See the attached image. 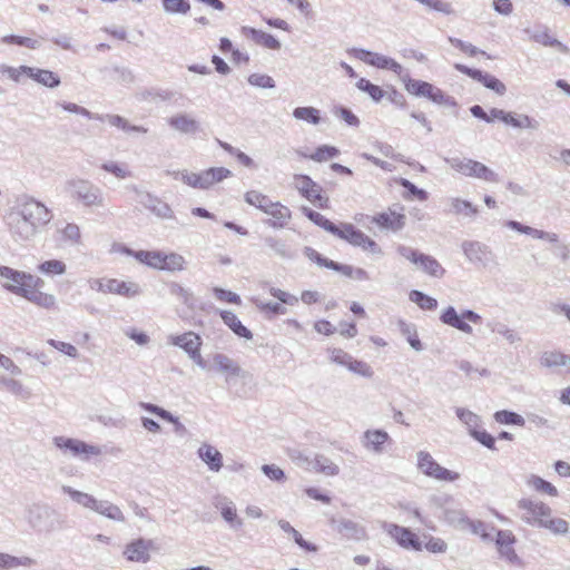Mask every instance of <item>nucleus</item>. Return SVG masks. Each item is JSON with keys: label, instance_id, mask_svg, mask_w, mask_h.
Segmentation results:
<instances>
[{"label": "nucleus", "instance_id": "nucleus-1", "mask_svg": "<svg viewBox=\"0 0 570 570\" xmlns=\"http://www.w3.org/2000/svg\"><path fill=\"white\" fill-rule=\"evenodd\" d=\"M51 218L48 207L30 196L19 198L4 217L9 233L16 242L31 240Z\"/></svg>", "mask_w": 570, "mask_h": 570}, {"label": "nucleus", "instance_id": "nucleus-2", "mask_svg": "<svg viewBox=\"0 0 570 570\" xmlns=\"http://www.w3.org/2000/svg\"><path fill=\"white\" fill-rule=\"evenodd\" d=\"M518 508L523 511L521 519L529 525L548 529L554 534L569 531V523L561 518H552L551 508L542 501L523 498L518 501Z\"/></svg>", "mask_w": 570, "mask_h": 570}, {"label": "nucleus", "instance_id": "nucleus-3", "mask_svg": "<svg viewBox=\"0 0 570 570\" xmlns=\"http://www.w3.org/2000/svg\"><path fill=\"white\" fill-rule=\"evenodd\" d=\"M62 491L68 494L75 503L94 511L108 520L121 523L126 521L122 510L117 504L108 500H98L94 495L75 490L69 485H63Z\"/></svg>", "mask_w": 570, "mask_h": 570}, {"label": "nucleus", "instance_id": "nucleus-4", "mask_svg": "<svg viewBox=\"0 0 570 570\" xmlns=\"http://www.w3.org/2000/svg\"><path fill=\"white\" fill-rule=\"evenodd\" d=\"M70 197L85 207H105L106 198L102 189L83 178H71L66 183Z\"/></svg>", "mask_w": 570, "mask_h": 570}, {"label": "nucleus", "instance_id": "nucleus-5", "mask_svg": "<svg viewBox=\"0 0 570 570\" xmlns=\"http://www.w3.org/2000/svg\"><path fill=\"white\" fill-rule=\"evenodd\" d=\"M445 163L455 171L471 178L481 179L488 183H499V175L484 164L470 158H445Z\"/></svg>", "mask_w": 570, "mask_h": 570}, {"label": "nucleus", "instance_id": "nucleus-6", "mask_svg": "<svg viewBox=\"0 0 570 570\" xmlns=\"http://www.w3.org/2000/svg\"><path fill=\"white\" fill-rule=\"evenodd\" d=\"M0 277L7 279L8 282L3 283V287L9 292L22 296V289L20 288H31L30 285L33 286H43L45 282L38 276L32 274L20 272L13 269L8 266L0 265Z\"/></svg>", "mask_w": 570, "mask_h": 570}, {"label": "nucleus", "instance_id": "nucleus-7", "mask_svg": "<svg viewBox=\"0 0 570 570\" xmlns=\"http://www.w3.org/2000/svg\"><path fill=\"white\" fill-rule=\"evenodd\" d=\"M440 321L464 334L471 335L473 333V328L468 322L480 324L482 322V317L472 309H463L459 314L453 306H448L442 312Z\"/></svg>", "mask_w": 570, "mask_h": 570}, {"label": "nucleus", "instance_id": "nucleus-8", "mask_svg": "<svg viewBox=\"0 0 570 570\" xmlns=\"http://www.w3.org/2000/svg\"><path fill=\"white\" fill-rule=\"evenodd\" d=\"M397 253L432 277L441 278L445 274V269L441 264L430 255L420 253L412 247L403 245L399 246Z\"/></svg>", "mask_w": 570, "mask_h": 570}, {"label": "nucleus", "instance_id": "nucleus-9", "mask_svg": "<svg viewBox=\"0 0 570 570\" xmlns=\"http://www.w3.org/2000/svg\"><path fill=\"white\" fill-rule=\"evenodd\" d=\"M52 442L63 454H70L82 461H88L91 456H98L101 454L99 446L88 444L78 439L55 436Z\"/></svg>", "mask_w": 570, "mask_h": 570}, {"label": "nucleus", "instance_id": "nucleus-10", "mask_svg": "<svg viewBox=\"0 0 570 570\" xmlns=\"http://www.w3.org/2000/svg\"><path fill=\"white\" fill-rule=\"evenodd\" d=\"M416 459L417 469L429 478L445 482H454L460 479V473L441 466L426 451H419Z\"/></svg>", "mask_w": 570, "mask_h": 570}, {"label": "nucleus", "instance_id": "nucleus-11", "mask_svg": "<svg viewBox=\"0 0 570 570\" xmlns=\"http://www.w3.org/2000/svg\"><path fill=\"white\" fill-rule=\"evenodd\" d=\"M333 235L348 242L353 246L362 247V249L372 254L377 255L382 253L380 246L373 239L352 224H341V226H337V232L333 233Z\"/></svg>", "mask_w": 570, "mask_h": 570}, {"label": "nucleus", "instance_id": "nucleus-12", "mask_svg": "<svg viewBox=\"0 0 570 570\" xmlns=\"http://www.w3.org/2000/svg\"><path fill=\"white\" fill-rule=\"evenodd\" d=\"M55 512L46 504L32 503L24 510L28 524L37 531L50 532L55 529L52 517Z\"/></svg>", "mask_w": 570, "mask_h": 570}, {"label": "nucleus", "instance_id": "nucleus-13", "mask_svg": "<svg viewBox=\"0 0 570 570\" xmlns=\"http://www.w3.org/2000/svg\"><path fill=\"white\" fill-rule=\"evenodd\" d=\"M127 189L135 193L137 196V202L146 209L155 214L157 217L161 219L174 218V212L170 206L157 196L150 194L149 191L141 190L136 185H129L127 186Z\"/></svg>", "mask_w": 570, "mask_h": 570}, {"label": "nucleus", "instance_id": "nucleus-14", "mask_svg": "<svg viewBox=\"0 0 570 570\" xmlns=\"http://www.w3.org/2000/svg\"><path fill=\"white\" fill-rule=\"evenodd\" d=\"M294 187L308 202L320 208H327L328 198L322 195V187L307 175H294Z\"/></svg>", "mask_w": 570, "mask_h": 570}, {"label": "nucleus", "instance_id": "nucleus-15", "mask_svg": "<svg viewBox=\"0 0 570 570\" xmlns=\"http://www.w3.org/2000/svg\"><path fill=\"white\" fill-rule=\"evenodd\" d=\"M405 89L414 96L417 97H426L431 101L439 104V105H449L450 104V97L446 96L441 89L433 86L430 82L422 81V80H415V79H409L405 82Z\"/></svg>", "mask_w": 570, "mask_h": 570}, {"label": "nucleus", "instance_id": "nucleus-16", "mask_svg": "<svg viewBox=\"0 0 570 570\" xmlns=\"http://www.w3.org/2000/svg\"><path fill=\"white\" fill-rule=\"evenodd\" d=\"M153 546V540L137 538L125 546L122 556L129 562L147 563L150 560Z\"/></svg>", "mask_w": 570, "mask_h": 570}, {"label": "nucleus", "instance_id": "nucleus-17", "mask_svg": "<svg viewBox=\"0 0 570 570\" xmlns=\"http://www.w3.org/2000/svg\"><path fill=\"white\" fill-rule=\"evenodd\" d=\"M462 250L466 259L472 264L488 266L493 261V253L483 243L476 240H465L462 243Z\"/></svg>", "mask_w": 570, "mask_h": 570}, {"label": "nucleus", "instance_id": "nucleus-18", "mask_svg": "<svg viewBox=\"0 0 570 570\" xmlns=\"http://www.w3.org/2000/svg\"><path fill=\"white\" fill-rule=\"evenodd\" d=\"M454 68L471 77L472 79L483 83L484 87H487L488 89H491L493 90L495 94L500 95V96H503L505 92H507V87L505 85L499 80L498 78H495L494 76L490 75V73H487V72H483L479 69H472V68H469L462 63H455L454 65Z\"/></svg>", "mask_w": 570, "mask_h": 570}, {"label": "nucleus", "instance_id": "nucleus-19", "mask_svg": "<svg viewBox=\"0 0 570 570\" xmlns=\"http://www.w3.org/2000/svg\"><path fill=\"white\" fill-rule=\"evenodd\" d=\"M213 371L225 375V381L233 377H245L246 372L229 356L223 353H215L212 356Z\"/></svg>", "mask_w": 570, "mask_h": 570}, {"label": "nucleus", "instance_id": "nucleus-20", "mask_svg": "<svg viewBox=\"0 0 570 570\" xmlns=\"http://www.w3.org/2000/svg\"><path fill=\"white\" fill-rule=\"evenodd\" d=\"M168 126L183 135H196L202 130L200 122L188 112H177L167 119Z\"/></svg>", "mask_w": 570, "mask_h": 570}, {"label": "nucleus", "instance_id": "nucleus-21", "mask_svg": "<svg viewBox=\"0 0 570 570\" xmlns=\"http://www.w3.org/2000/svg\"><path fill=\"white\" fill-rule=\"evenodd\" d=\"M168 342L169 344L184 350L189 357L199 352L203 345L202 337L191 331L179 335H170L168 337Z\"/></svg>", "mask_w": 570, "mask_h": 570}, {"label": "nucleus", "instance_id": "nucleus-22", "mask_svg": "<svg viewBox=\"0 0 570 570\" xmlns=\"http://www.w3.org/2000/svg\"><path fill=\"white\" fill-rule=\"evenodd\" d=\"M389 533L396 540V542L405 548L414 551H421L423 546L420 538L407 528L400 527L397 524H391Z\"/></svg>", "mask_w": 570, "mask_h": 570}, {"label": "nucleus", "instance_id": "nucleus-23", "mask_svg": "<svg viewBox=\"0 0 570 570\" xmlns=\"http://www.w3.org/2000/svg\"><path fill=\"white\" fill-rule=\"evenodd\" d=\"M389 441H391L389 433L380 429L366 430L362 438L364 449L375 454L383 453L384 445Z\"/></svg>", "mask_w": 570, "mask_h": 570}, {"label": "nucleus", "instance_id": "nucleus-24", "mask_svg": "<svg viewBox=\"0 0 570 570\" xmlns=\"http://www.w3.org/2000/svg\"><path fill=\"white\" fill-rule=\"evenodd\" d=\"M30 286L31 288H21V297L45 309H53L56 307L57 298L55 295L41 292L40 288L42 286Z\"/></svg>", "mask_w": 570, "mask_h": 570}, {"label": "nucleus", "instance_id": "nucleus-25", "mask_svg": "<svg viewBox=\"0 0 570 570\" xmlns=\"http://www.w3.org/2000/svg\"><path fill=\"white\" fill-rule=\"evenodd\" d=\"M264 213L272 216V219H268L267 224L273 228L285 227L292 217V213L288 207L278 202L274 203L272 200L265 208Z\"/></svg>", "mask_w": 570, "mask_h": 570}, {"label": "nucleus", "instance_id": "nucleus-26", "mask_svg": "<svg viewBox=\"0 0 570 570\" xmlns=\"http://www.w3.org/2000/svg\"><path fill=\"white\" fill-rule=\"evenodd\" d=\"M107 291L111 294L121 295L132 298L141 294V287L138 283L132 281H119L116 278L106 279Z\"/></svg>", "mask_w": 570, "mask_h": 570}, {"label": "nucleus", "instance_id": "nucleus-27", "mask_svg": "<svg viewBox=\"0 0 570 570\" xmlns=\"http://www.w3.org/2000/svg\"><path fill=\"white\" fill-rule=\"evenodd\" d=\"M197 455L212 472H219L222 470L223 454L212 444H202L197 450Z\"/></svg>", "mask_w": 570, "mask_h": 570}, {"label": "nucleus", "instance_id": "nucleus-28", "mask_svg": "<svg viewBox=\"0 0 570 570\" xmlns=\"http://www.w3.org/2000/svg\"><path fill=\"white\" fill-rule=\"evenodd\" d=\"M515 538L509 530H499L497 532L495 544L500 554L508 561L513 562L518 559V556L513 549Z\"/></svg>", "mask_w": 570, "mask_h": 570}, {"label": "nucleus", "instance_id": "nucleus-29", "mask_svg": "<svg viewBox=\"0 0 570 570\" xmlns=\"http://www.w3.org/2000/svg\"><path fill=\"white\" fill-rule=\"evenodd\" d=\"M242 33L250 38L257 45L267 49L278 50L281 48V42L273 35L266 33L262 30H257L252 27H243Z\"/></svg>", "mask_w": 570, "mask_h": 570}, {"label": "nucleus", "instance_id": "nucleus-30", "mask_svg": "<svg viewBox=\"0 0 570 570\" xmlns=\"http://www.w3.org/2000/svg\"><path fill=\"white\" fill-rule=\"evenodd\" d=\"M124 253L134 256L139 263L147 265L148 267L160 269L163 267L164 252L160 250H132L127 247L124 248Z\"/></svg>", "mask_w": 570, "mask_h": 570}, {"label": "nucleus", "instance_id": "nucleus-31", "mask_svg": "<svg viewBox=\"0 0 570 570\" xmlns=\"http://www.w3.org/2000/svg\"><path fill=\"white\" fill-rule=\"evenodd\" d=\"M216 508L220 510L222 518L232 529L238 530L243 527L244 522L238 517L235 504L232 501L224 498L217 502Z\"/></svg>", "mask_w": 570, "mask_h": 570}, {"label": "nucleus", "instance_id": "nucleus-32", "mask_svg": "<svg viewBox=\"0 0 570 570\" xmlns=\"http://www.w3.org/2000/svg\"><path fill=\"white\" fill-rule=\"evenodd\" d=\"M232 176V171L225 167H212L200 171L202 189H208L217 183Z\"/></svg>", "mask_w": 570, "mask_h": 570}, {"label": "nucleus", "instance_id": "nucleus-33", "mask_svg": "<svg viewBox=\"0 0 570 570\" xmlns=\"http://www.w3.org/2000/svg\"><path fill=\"white\" fill-rule=\"evenodd\" d=\"M23 70L28 77L32 78L37 82L48 88H56L60 85L59 76L50 70L38 69L32 67Z\"/></svg>", "mask_w": 570, "mask_h": 570}, {"label": "nucleus", "instance_id": "nucleus-34", "mask_svg": "<svg viewBox=\"0 0 570 570\" xmlns=\"http://www.w3.org/2000/svg\"><path fill=\"white\" fill-rule=\"evenodd\" d=\"M100 117H102V119H98L99 121H107L110 126L117 127L127 134H146L148 131V129L142 126L130 125L126 118L119 115L106 114L100 115Z\"/></svg>", "mask_w": 570, "mask_h": 570}, {"label": "nucleus", "instance_id": "nucleus-35", "mask_svg": "<svg viewBox=\"0 0 570 570\" xmlns=\"http://www.w3.org/2000/svg\"><path fill=\"white\" fill-rule=\"evenodd\" d=\"M57 233L60 235L61 240L69 245H79L81 242L80 227L75 223L58 222Z\"/></svg>", "mask_w": 570, "mask_h": 570}, {"label": "nucleus", "instance_id": "nucleus-36", "mask_svg": "<svg viewBox=\"0 0 570 570\" xmlns=\"http://www.w3.org/2000/svg\"><path fill=\"white\" fill-rule=\"evenodd\" d=\"M449 213L453 215H463L465 217L475 216L479 210L478 208L470 203L469 200L462 199L460 197H451L448 199Z\"/></svg>", "mask_w": 570, "mask_h": 570}, {"label": "nucleus", "instance_id": "nucleus-37", "mask_svg": "<svg viewBox=\"0 0 570 570\" xmlns=\"http://www.w3.org/2000/svg\"><path fill=\"white\" fill-rule=\"evenodd\" d=\"M541 365L552 368V367H567L570 372V355L564 354L559 351H548L544 352L541 356Z\"/></svg>", "mask_w": 570, "mask_h": 570}, {"label": "nucleus", "instance_id": "nucleus-38", "mask_svg": "<svg viewBox=\"0 0 570 570\" xmlns=\"http://www.w3.org/2000/svg\"><path fill=\"white\" fill-rule=\"evenodd\" d=\"M220 317L224 323L239 337L250 340L252 332L242 324L238 317L230 311H220Z\"/></svg>", "mask_w": 570, "mask_h": 570}, {"label": "nucleus", "instance_id": "nucleus-39", "mask_svg": "<svg viewBox=\"0 0 570 570\" xmlns=\"http://www.w3.org/2000/svg\"><path fill=\"white\" fill-rule=\"evenodd\" d=\"M530 39L546 47H556L563 53L569 52V48L566 45L549 33L548 27H542L541 30L532 32Z\"/></svg>", "mask_w": 570, "mask_h": 570}, {"label": "nucleus", "instance_id": "nucleus-40", "mask_svg": "<svg viewBox=\"0 0 570 570\" xmlns=\"http://www.w3.org/2000/svg\"><path fill=\"white\" fill-rule=\"evenodd\" d=\"M338 532L345 535L348 539H353L356 541L364 540L366 538L365 529L358 523L343 519L338 523L337 528Z\"/></svg>", "mask_w": 570, "mask_h": 570}, {"label": "nucleus", "instance_id": "nucleus-41", "mask_svg": "<svg viewBox=\"0 0 570 570\" xmlns=\"http://www.w3.org/2000/svg\"><path fill=\"white\" fill-rule=\"evenodd\" d=\"M311 471L322 473L326 476H334L340 473V468L325 455L316 454L313 458V465Z\"/></svg>", "mask_w": 570, "mask_h": 570}, {"label": "nucleus", "instance_id": "nucleus-42", "mask_svg": "<svg viewBox=\"0 0 570 570\" xmlns=\"http://www.w3.org/2000/svg\"><path fill=\"white\" fill-rule=\"evenodd\" d=\"M0 386L6 387L8 392L21 400H28L31 396V391L20 381L12 377L0 376Z\"/></svg>", "mask_w": 570, "mask_h": 570}, {"label": "nucleus", "instance_id": "nucleus-43", "mask_svg": "<svg viewBox=\"0 0 570 570\" xmlns=\"http://www.w3.org/2000/svg\"><path fill=\"white\" fill-rule=\"evenodd\" d=\"M507 125L517 128V129H530L538 130L540 124L537 119L525 115V114H514L510 112Z\"/></svg>", "mask_w": 570, "mask_h": 570}, {"label": "nucleus", "instance_id": "nucleus-44", "mask_svg": "<svg viewBox=\"0 0 570 570\" xmlns=\"http://www.w3.org/2000/svg\"><path fill=\"white\" fill-rule=\"evenodd\" d=\"M455 413L460 422L466 426L470 435L481 428L482 420L474 412L464 407H456Z\"/></svg>", "mask_w": 570, "mask_h": 570}, {"label": "nucleus", "instance_id": "nucleus-45", "mask_svg": "<svg viewBox=\"0 0 570 570\" xmlns=\"http://www.w3.org/2000/svg\"><path fill=\"white\" fill-rule=\"evenodd\" d=\"M37 269L42 275L55 277L63 275L67 271V265L60 259H48L40 263Z\"/></svg>", "mask_w": 570, "mask_h": 570}, {"label": "nucleus", "instance_id": "nucleus-46", "mask_svg": "<svg viewBox=\"0 0 570 570\" xmlns=\"http://www.w3.org/2000/svg\"><path fill=\"white\" fill-rule=\"evenodd\" d=\"M293 117L315 126L322 120L321 111L315 107H296L293 110Z\"/></svg>", "mask_w": 570, "mask_h": 570}, {"label": "nucleus", "instance_id": "nucleus-47", "mask_svg": "<svg viewBox=\"0 0 570 570\" xmlns=\"http://www.w3.org/2000/svg\"><path fill=\"white\" fill-rule=\"evenodd\" d=\"M375 223L385 228L393 230L401 229L404 225V216L395 213H383L374 218Z\"/></svg>", "mask_w": 570, "mask_h": 570}, {"label": "nucleus", "instance_id": "nucleus-48", "mask_svg": "<svg viewBox=\"0 0 570 570\" xmlns=\"http://www.w3.org/2000/svg\"><path fill=\"white\" fill-rule=\"evenodd\" d=\"M303 214L312 220L315 225L324 228L326 232L333 234L337 232V225L328 220L325 216L320 214L318 212H315L308 207H302Z\"/></svg>", "mask_w": 570, "mask_h": 570}, {"label": "nucleus", "instance_id": "nucleus-49", "mask_svg": "<svg viewBox=\"0 0 570 570\" xmlns=\"http://www.w3.org/2000/svg\"><path fill=\"white\" fill-rule=\"evenodd\" d=\"M36 564V560L23 556V557H14L7 553H1L0 557V568L11 569L18 567H32Z\"/></svg>", "mask_w": 570, "mask_h": 570}, {"label": "nucleus", "instance_id": "nucleus-50", "mask_svg": "<svg viewBox=\"0 0 570 570\" xmlns=\"http://www.w3.org/2000/svg\"><path fill=\"white\" fill-rule=\"evenodd\" d=\"M186 261L183 255L177 253H164L161 271L180 272L185 268Z\"/></svg>", "mask_w": 570, "mask_h": 570}, {"label": "nucleus", "instance_id": "nucleus-51", "mask_svg": "<svg viewBox=\"0 0 570 570\" xmlns=\"http://www.w3.org/2000/svg\"><path fill=\"white\" fill-rule=\"evenodd\" d=\"M444 520L452 527L465 530L468 527L469 518L465 512L458 509H448L444 511Z\"/></svg>", "mask_w": 570, "mask_h": 570}, {"label": "nucleus", "instance_id": "nucleus-52", "mask_svg": "<svg viewBox=\"0 0 570 570\" xmlns=\"http://www.w3.org/2000/svg\"><path fill=\"white\" fill-rule=\"evenodd\" d=\"M371 66L380 69L392 70L396 75H401L403 70L402 66L397 61L380 53H374L373 59H371Z\"/></svg>", "mask_w": 570, "mask_h": 570}, {"label": "nucleus", "instance_id": "nucleus-53", "mask_svg": "<svg viewBox=\"0 0 570 570\" xmlns=\"http://www.w3.org/2000/svg\"><path fill=\"white\" fill-rule=\"evenodd\" d=\"M528 485L531 487L533 490L541 493H546L550 497H558L559 494L557 488L552 483L543 480L538 475H531L528 479Z\"/></svg>", "mask_w": 570, "mask_h": 570}, {"label": "nucleus", "instance_id": "nucleus-54", "mask_svg": "<svg viewBox=\"0 0 570 570\" xmlns=\"http://www.w3.org/2000/svg\"><path fill=\"white\" fill-rule=\"evenodd\" d=\"M174 179L180 180L189 187L202 189L200 173H193L186 169L170 173Z\"/></svg>", "mask_w": 570, "mask_h": 570}, {"label": "nucleus", "instance_id": "nucleus-55", "mask_svg": "<svg viewBox=\"0 0 570 570\" xmlns=\"http://www.w3.org/2000/svg\"><path fill=\"white\" fill-rule=\"evenodd\" d=\"M298 154L305 158H309L314 161L321 163V161H325L327 159L336 157L340 154V150L336 147L323 145V146H320L315 150V153L312 155H306V154H303L299 151H298Z\"/></svg>", "mask_w": 570, "mask_h": 570}, {"label": "nucleus", "instance_id": "nucleus-56", "mask_svg": "<svg viewBox=\"0 0 570 570\" xmlns=\"http://www.w3.org/2000/svg\"><path fill=\"white\" fill-rule=\"evenodd\" d=\"M410 299L415 303L420 308L425 311H433L438 306V301L423 292L412 291L410 293Z\"/></svg>", "mask_w": 570, "mask_h": 570}, {"label": "nucleus", "instance_id": "nucleus-57", "mask_svg": "<svg viewBox=\"0 0 570 570\" xmlns=\"http://www.w3.org/2000/svg\"><path fill=\"white\" fill-rule=\"evenodd\" d=\"M494 420L500 424H511L518 426H524L525 424L524 419L520 414L508 410L497 411L494 413Z\"/></svg>", "mask_w": 570, "mask_h": 570}, {"label": "nucleus", "instance_id": "nucleus-58", "mask_svg": "<svg viewBox=\"0 0 570 570\" xmlns=\"http://www.w3.org/2000/svg\"><path fill=\"white\" fill-rule=\"evenodd\" d=\"M139 406L141 409H144L145 411L151 413V414H155L157 416H159L160 419L169 422V423H174V424H177V425H180V423L178 422V417L174 416L169 411L156 405V404H153V403H147V402H140L139 403Z\"/></svg>", "mask_w": 570, "mask_h": 570}, {"label": "nucleus", "instance_id": "nucleus-59", "mask_svg": "<svg viewBox=\"0 0 570 570\" xmlns=\"http://www.w3.org/2000/svg\"><path fill=\"white\" fill-rule=\"evenodd\" d=\"M163 8L169 14H187L190 3L188 0H163Z\"/></svg>", "mask_w": 570, "mask_h": 570}, {"label": "nucleus", "instance_id": "nucleus-60", "mask_svg": "<svg viewBox=\"0 0 570 570\" xmlns=\"http://www.w3.org/2000/svg\"><path fill=\"white\" fill-rule=\"evenodd\" d=\"M278 527L286 533L291 534L293 537V539L295 540V542L303 549L307 550V551H314L315 550V547H313L312 544H309L307 541H305L303 539V537L299 534V532L297 530H295L291 523L286 520H278L277 522Z\"/></svg>", "mask_w": 570, "mask_h": 570}, {"label": "nucleus", "instance_id": "nucleus-61", "mask_svg": "<svg viewBox=\"0 0 570 570\" xmlns=\"http://www.w3.org/2000/svg\"><path fill=\"white\" fill-rule=\"evenodd\" d=\"M356 87L361 91L366 92L375 102L381 101V99L384 97V91L379 86L372 83L365 78L358 79Z\"/></svg>", "mask_w": 570, "mask_h": 570}, {"label": "nucleus", "instance_id": "nucleus-62", "mask_svg": "<svg viewBox=\"0 0 570 570\" xmlns=\"http://www.w3.org/2000/svg\"><path fill=\"white\" fill-rule=\"evenodd\" d=\"M286 453L291 461L297 466L307 471L312 470L313 459L309 458L305 452L298 449H288Z\"/></svg>", "mask_w": 570, "mask_h": 570}, {"label": "nucleus", "instance_id": "nucleus-63", "mask_svg": "<svg viewBox=\"0 0 570 570\" xmlns=\"http://www.w3.org/2000/svg\"><path fill=\"white\" fill-rule=\"evenodd\" d=\"M101 168L105 171L112 174L115 177L119 179H126L131 177V171L128 169V166L125 164H119L116 161H106L101 165Z\"/></svg>", "mask_w": 570, "mask_h": 570}, {"label": "nucleus", "instance_id": "nucleus-64", "mask_svg": "<svg viewBox=\"0 0 570 570\" xmlns=\"http://www.w3.org/2000/svg\"><path fill=\"white\" fill-rule=\"evenodd\" d=\"M245 202L252 206H255L256 208L261 209L262 212L265 210V208L271 203V199L268 196L257 191V190H249L244 196Z\"/></svg>", "mask_w": 570, "mask_h": 570}]
</instances>
